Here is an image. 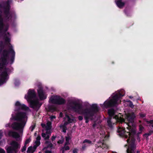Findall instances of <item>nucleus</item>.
<instances>
[{"instance_id": "obj_51", "label": "nucleus", "mask_w": 153, "mask_h": 153, "mask_svg": "<svg viewBox=\"0 0 153 153\" xmlns=\"http://www.w3.org/2000/svg\"><path fill=\"white\" fill-rule=\"evenodd\" d=\"M45 153H52L51 151H49L48 150H46L45 151Z\"/></svg>"}, {"instance_id": "obj_29", "label": "nucleus", "mask_w": 153, "mask_h": 153, "mask_svg": "<svg viewBox=\"0 0 153 153\" xmlns=\"http://www.w3.org/2000/svg\"><path fill=\"white\" fill-rule=\"evenodd\" d=\"M128 102H129V106L132 108H133L134 107V106L133 105L132 102L130 100H129Z\"/></svg>"}, {"instance_id": "obj_60", "label": "nucleus", "mask_w": 153, "mask_h": 153, "mask_svg": "<svg viewBox=\"0 0 153 153\" xmlns=\"http://www.w3.org/2000/svg\"><path fill=\"white\" fill-rule=\"evenodd\" d=\"M48 147H47V146H46L44 147V148L43 149V150H44L45 149H48Z\"/></svg>"}, {"instance_id": "obj_62", "label": "nucleus", "mask_w": 153, "mask_h": 153, "mask_svg": "<svg viewBox=\"0 0 153 153\" xmlns=\"http://www.w3.org/2000/svg\"><path fill=\"white\" fill-rule=\"evenodd\" d=\"M96 124L95 123H94V124H93V127H95L96 126Z\"/></svg>"}, {"instance_id": "obj_28", "label": "nucleus", "mask_w": 153, "mask_h": 153, "mask_svg": "<svg viewBox=\"0 0 153 153\" xmlns=\"http://www.w3.org/2000/svg\"><path fill=\"white\" fill-rule=\"evenodd\" d=\"M83 143H88V144H92V142L90 140H88V139H85L83 141Z\"/></svg>"}, {"instance_id": "obj_54", "label": "nucleus", "mask_w": 153, "mask_h": 153, "mask_svg": "<svg viewBox=\"0 0 153 153\" xmlns=\"http://www.w3.org/2000/svg\"><path fill=\"white\" fill-rule=\"evenodd\" d=\"M10 123H8L7 124L5 125V127H10Z\"/></svg>"}, {"instance_id": "obj_22", "label": "nucleus", "mask_w": 153, "mask_h": 153, "mask_svg": "<svg viewBox=\"0 0 153 153\" xmlns=\"http://www.w3.org/2000/svg\"><path fill=\"white\" fill-rule=\"evenodd\" d=\"M47 126H46V129L48 130L51 128V122H48L47 123Z\"/></svg>"}, {"instance_id": "obj_37", "label": "nucleus", "mask_w": 153, "mask_h": 153, "mask_svg": "<svg viewBox=\"0 0 153 153\" xmlns=\"http://www.w3.org/2000/svg\"><path fill=\"white\" fill-rule=\"evenodd\" d=\"M62 131L64 133H66L67 129V127H62Z\"/></svg>"}, {"instance_id": "obj_23", "label": "nucleus", "mask_w": 153, "mask_h": 153, "mask_svg": "<svg viewBox=\"0 0 153 153\" xmlns=\"http://www.w3.org/2000/svg\"><path fill=\"white\" fill-rule=\"evenodd\" d=\"M65 117L67 118L68 122L69 123H71L73 121V120L68 115L66 114L65 115Z\"/></svg>"}, {"instance_id": "obj_18", "label": "nucleus", "mask_w": 153, "mask_h": 153, "mask_svg": "<svg viewBox=\"0 0 153 153\" xmlns=\"http://www.w3.org/2000/svg\"><path fill=\"white\" fill-rule=\"evenodd\" d=\"M108 113L109 117V118H112L115 115V111L113 108H110L108 110Z\"/></svg>"}, {"instance_id": "obj_50", "label": "nucleus", "mask_w": 153, "mask_h": 153, "mask_svg": "<svg viewBox=\"0 0 153 153\" xmlns=\"http://www.w3.org/2000/svg\"><path fill=\"white\" fill-rule=\"evenodd\" d=\"M50 137V136L49 135H47V136L44 138L45 140H49Z\"/></svg>"}, {"instance_id": "obj_6", "label": "nucleus", "mask_w": 153, "mask_h": 153, "mask_svg": "<svg viewBox=\"0 0 153 153\" xmlns=\"http://www.w3.org/2000/svg\"><path fill=\"white\" fill-rule=\"evenodd\" d=\"M122 93L119 92L113 96L112 99L108 100L105 101L104 103V106L106 108L116 106L118 104V101L120 98L124 96L125 95L124 91L122 90L121 91Z\"/></svg>"}, {"instance_id": "obj_57", "label": "nucleus", "mask_w": 153, "mask_h": 153, "mask_svg": "<svg viewBox=\"0 0 153 153\" xmlns=\"http://www.w3.org/2000/svg\"><path fill=\"white\" fill-rule=\"evenodd\" d=\"M70 144V143L69 142H66H66H65V144H64V145L65 146H67V145H69Z\"/></svg>"}, {"instance_id": "obj_58", "label": "nucleus", "mask_w": 153, "mask_h": 153, "mask_svg": "<svg viewBox=\"0 0 153 153\" xmlns=\"http://www.w3.org/2000/svg\"><path fill=\"white\" fill-rule=\"evenodd\" d=\"M137 140L139 141H140V137H139V135H137Z\"/></svg>"}, {"instance_id": "obj_33", "label": "nucleus", "mask_w": 153, "mask_h": 153, "mask_svg": "<svg viewBox=\"0 0 153 153\" xmlns=\"http://www.w3.org/2000/svg\"><path fill=\"white\" fill-rule=\"evenodd\" d=\"M35 145L37 146H39L40 144V142L39 141L36 140L35 142Z\"/></svg>"}, {"instance_id": "obj_10", "label": "nucleus", "mask_w": 153, "mask_h": 153, "mask_svg": "<svg viewBox=\"0 0 153 153\" xmlns=\"http://www.w3.org/2000/svg\"><path fill=\"white\" fill-rule=\"evenodd\" d=\"M9 68L5 67L4 70L0 74V86L5 83L8 79L7 71Z\"/></svg>"}, {"instance_id": "obj_34", "label": "nucleus", "mask_w": 153, "mask_h": 153, "mask_svg": "<svg viewBox=\"0 0 153 153\" xmlns=\"http://www.w3.org/2000/svg\"><path fill=\"white\" fill-rule=\"evenodd\" d=\"M0 47L1 48V49H2L4 48V45L3 42H1L0 44Z\"/></svg>"}, {"instance_id": "obj_9", "label": "nucleus", "mask_w": 153, "mask_h": 153, "mask_svg": "<svg viewBox=\"0 0 153 153\" xmlns=\"http://www.w3.org/2000/svg\"><path fill=\"white\" fill-rule=\"evenodd\" d=\"M51 101L52 103L58 105H63L66 102V100L64 99L58 95H56L54 98H52Z\"/></svg>"}, {"instance_id": "obj_12", "label": "nucleus", "mask_w": 153, "mask_h": 153, "mask_svg": "<svg viewBox=\"0 0 153 153\" xmlns=\"http://www.w3.org/2000/svg\"><path fill=\"white\" fill-rule=\"evenodd\" d=\"M27 95H25V98L28 101H31L32 100L35 98L36 94L34 90L29 89L27 93Z\"/></svg>"}, {"instance_id": "obj_49", "label": "nucleus", "mask_w": 153, "mask_h": 153, "mask_svg": "<svg viewBox=\"0 0 153 153\" xmlns=\"http://www.w3.org/2000/svg\"><path fill=\"white\" fill-rule=\"evenodd\" d=\"M148 123L153 125V120H151L147 122Z\"/></svg>"}, {"instance_id": "obj_45", "label": "nucleus", "mask_w": 153, "mask_h": 153, "mask_svg": "<svg viewBox=\"0 0 153 153\" xmlns=\"http://www.w3.org/2000/svg\"><path fill=\"white\" fill-rule=\"evenodd\" d=\"M0 153H5V151L2 149L0 148Z\"/></svg>"}, {"instance_id": "obj_30", "label": "nucleus", "mask_w": 153, "mask_h": 153, "mask_svg": "<svg viewBox=\"0 0 153 153\" xmlns=\"http://www.w3.org/2000/svg\"><path fill=\"white\" fill-rule=\"evenodd\" d=\"M47 146L48 148H50L51 149H52L53 146V145L52 143H50L49 144L47 145Z\"/></svg>"}, {"instance_id": "obj_17", "label": "nucleus", "mask_w": 153, "mask_h": 153, "mask_svg": "<svg viewBox=\"0 0 153 153\" xmlns=\"http://www.w3.org/2000/svg\"><path fill=\"white\" fill-rule=\"evenodd\" d=\"M8 135L10 136H11L14 138H18L20 137V135L17 132L10 131L8 132Z\"/></svg>"}, {"instance_id": "obj_47", "label": "nucleus", "mask_w": 153, "mask_h": 153, "mask_svg": "<svg viewBox=\"0 0 153 153\" xmlns=\"http://www.w3.org/2000/svg\"><path fill=\"white\" fill-rule=\"evenodd\" d=\"M3 136V132L1 130H0V140L1 139Z\"/></svg>"}, {"instance_id": "obj_16", "label": "nucleus", "mask_w": 153, "mask_h": 153, "mask_svg": "<svg viewBox=\"0 0 153 153\" xmlns=\"http://www.w3.org/2000/svg\"><path fill=\"white\" fill-rule=\"evenodd\" d=\"M122 0H115L116 4L120 8H122L124 6L126 1L125 2L122 1Z\"/></svg>"}, {"instance_id": "obj_27", "label": "nucleus", "mask_w": 153, "mask_h": 153, "mask_svg": "<svg viewBox=\"0 0 153 153\" xmlns=\"http://www.w3.org/2000/svg\"><path fill=\"white\" fill-rule=\"evenodd\" d=\"M69 123L68 122H65L63 125H61L60 126V128H62V127H67L66 126L68 125Z\"/></svg>"}, {"instance_id": "obj_24", "label": "nucleus", "mask_w": 153, "mask_h": 153, "mask_svg": "<svg viewBox=\"0 0 153 153\" xmlns=\"http://www.w3.org/2000/svg\"><path fill=\"white\" fill-rule=\"evenodd\" d=\"M124 12L127 16H131L130 12L128 11L127 9H126L124 10Z\"/></svg>"}, {"instance_id": "obj_59", "label": "nucleus", "mask_w": 153, "mask_h": 153, "mask_svg": "<svg viewBox=\"0 0 153 153\" xmlns=\"http://www.w3.org/2000/svg\"><path fill=\"white\" fill-rule=\"evenodd\" d=\"M56 118V116H52L51 117V119H55Z\"/></svg>"}, {"instance_id": "obj_31", "label": "nucleus", "mask_w": 153, "mask_h": 153, "mask_svg": "<svg viewBox=\"0 0 153 153\" xmlns=\"http://www.w3.org/2000/svg\"><path fill=\"white\" fill-rule=\"evenodd\" d=\"M30 138H29L28 139H27L26 140L25 142V143L24 145H27L28 143H30Z\"/></svg>"}, {"instance_id": "obj_35", "label": "nucleus", "mask_w": 153, "mask_h": 153, "mask_svg": "<svg viewBox=\"0 0 153 153\" xmlns=\"http://www.w3.org/2000/svg\"><path fill=\"white\" fill-rule=\"evenodd\" d=\"M38 146H37L36 145H35L33 146V151L32 152V153H33L35 151L37 147H38Z\"/></svg>"}, {"instance_id": "obj_7", "label": "nucleus", "mask_w": 153, "mask_h": 153, "mask_svg": "<svg viewBox=\"0 0 153 153\" xmlns=\"http://www.w3.org/2000/svg\"><path fill=\"white\" fill-rule=\"evenodd\" d=\"M136 117V116L134 113L131 112L126 114L125 119H124L121 117H119L117 115H116L113 117V118L115 119L117 122L121 123L123 122L125 123L126 120H127L129 123H133Z\"/></svg>"}, {"instance_id": "obj_11", "label": "nucleus", "mask_w": 153, "mask_h": 153, "mask_svg": "<svg viewBox=\"0 0 153 153\" xmlns=\"http://www.w3.org/2000/svg\"><path fill=\"white\" fill-rule=\"evenodd\" d=\"M2 13V12L0 9V32L4 31L5 33L8 29L9 25L7 24L5 25L4 23L3 19L1 14Z\"/></svg>"}, {"instance_id": "obj_8", "label": "nucleus", "mask_w": 153, "mask_h": 153, "mask_svg": "<svg viewBox=\"0 0 153 153\" xmlns=\"http://www.w3.org/2000/svg\"><path fill=\"white\" fill-rule=\"evenodd\" d=\"M10 144L11 146H9L6 149L7 153H17V149L20 147V145L15 141H12Z\"/></svg>"}, {"instance_id": "obj_25", "label": "nucleus", "mask_w": 153, "mask_h": 153, "mask_svg": "<svg viewBox=\"0 0 153 153\" xmlns=\"http://www.w3.org/2000/svg\"><path fill=\"white\" fill-rule=\"evenodd\" d=\"M100 146H98V147L100 146V147L102 148L103 149L105 148L106 147V145L104 143H100Z\"/></svg>"}, {"instance_id": "obj_63", "label": "nucleus", "mask_w": 153, "mask_h": 153, "mask_svg": "<svg viewBox=\"0 0 153 153\" xmlns=\"http://www.w3.org/2000/svg\"><path fill=\"white\" fill-rule=\"evenodd\" d=\"M7 39V40H8V41H9L10 39Z\"/></svg>"}, {"instance_id": "obj_64", "label": "nucleus", "mask_w": 153, "mask_h": 153, "mask_svg": "<svg viewBox=\"0 0 153 153\" xmlns=\"http://www.w3.org/2000/svg\"><path fill=\"white\" fill-rule=\"evenodd\" d=\"M129 98H131V99L132 98H133V97H132V96H130L129 97Z\"/></svg>"}, {"instance_id": "obj_46", "label": "nucleus", "mask_w": 153, "mask_h": 153, "mask_svg": "<svg viewBox=\"0 0 153 153\" xmlns=\"http://www.w3.org/2000/svg\"><path fill=\"white\" fill-rule=\"evenodd\" d=\"M66 142H69L70 139H71L70 137H66Z\"/></svg>"}, {"instance_id": "obj_53", "label": "nucleus", "mask_w": 153, "mask_h": 153, "mask_svg": "<svg viewBox=\"0 0 153 153\" xmlns=\"http://www.w3.org/2000/svg\"><path fill=\"white\" fill-rule=\"evenodd\" d=\"M73 153H77V149H74L73 151Z\"/></svg>"}, {"instance_id": "obj_5", "label": "nucleus", "mask_w": 153, "mask_h": 153, "mask_svg": "<svg viewBox=\"0 0 153 153\" xmlns=\"http://www.w3.org/2000/svg\"><path fill=\"white\" fill-rule=\"evenodd\" d=\"M0 8H3V13L4 15V20L5 22H7L11 21L12 18L15 19L16 15L14 11H10V6L9 0L7 1L3 5L0 3Z\"/></svg>"}, {"instance_id": "obj_13", "label": "nucleus", "mask_w": 153, "mask_h": 153, "mask_svg": "<svg viewBox=\"0 0 153 153\" xmlns=\"http://www.w3.org/2000/svg\"><path fill=\"white\" fill-rule=\"evenodd\" d=\"M42 105V103L37 100H32L30 101V107L38 110Z\"/></svg>"}, {"instance_id": "obj_3", "label": "nucleus", "mask_w": 153, "mask_h": 153, "mask_svg": "<svg viewBox=\"0 0 153 153\" xmlns=\"http://www.w3.org/2000/svg\"><path fill=\"white\" fill-rule=\"evenodd\" d=\"M27 118L26 113L24 112H18L15 114V115L12 114L10 120L20 122H14L11 125L12 128L22 132L27 121L25 119Z\"/></svg>"}, {"instance_id": "obj_48", "label": "nucleus", "mask_w": 153, "mask_h": 153, "mask_svg": "<svg viewBox=\"0 0 153 153\" xmlns=\"http://www.w3.org/2000/svg\"><path fill=\"white\" fill-rule=\"evenodd\" d=\"M46 136V135L45 133L42 132V136L43 138H45V137Z\"/></svg>"}, {"instance_id": "obj_20", "label": "nucleus", "mask_w": 153, "mask_h": 153, "mask_svg": "<svg viewBox=\"0 0 153 153\" xmlns=\"http://www.w3.org/2000/svg\"><path fill=\"white\" fill-rule=\"evenodd\" d=\"M70 149V147L68 146H65L62 147L61 149V151H62V153H65V151L68 150Z\"/></svg>"}, {"instance_id": "obj_32", "label": "nucleus", "mask_w": 153, "mask_h": 153, "mask_svg": "<svg viewBox=\"0 0 153 153\" xmlns=\"http://www.w3.org/2000/svg\"><path fill=\"white\" fill-rule=\"evenodd\" d=\"M27 146L24 145V146L23 147L22 149H21V152H24L26 149Z\"/></svg>"}, {"instance_id": "obj_21", "label": "nucleus", "mask_w": 153, "mask_h": 153, "mask_svg": "<svg viewBox=\"0 0 153 153\" xmlns=\"http://www.w3.org/2000/svg\"><path fill=\"white\" fill-rule=\"evenodd\" d=\"M111 118H108L107 121L108 126L111 128L113 127L112 123L111 122Z\"/></svg>"}, {"instance_id": "obj_61", "label": "nucleus", "mask_w": 153, "mask_h": 153, "mask_svg": "<svg viewBox=\"0 0 153 153\" xmlns=\"http://www.w3.org/2000/svg\"><path fill=\"white\" fill-rule=\"evenodd\" d=\"M142 131H140V132H139L138 133H137L136 134V135H139V134L142 133Z\"/></svg>"}, {"instance_id": "obj_56", "label": "nucleus", "mask_w": 153, "mask_h": 153, "mask_svg": "<svg viewBox=\"0 0 153 153\" xmlns=\"http://www.w3.org/2000/svg\"><path fill=\"white\" fill-rule=\"evenodd\" d=\"M41 126L43 128H44L45 127H46L45 124L44 123H42L41 124Z\"/></svg>"}, {"instance_id": "obj_55", "label": "nucleus", "mask_w": 153, "mask_h": 153, "mask_svg": "<svg viewBox=\"0 0 153 153\" xmlns=\"http://www.w3.org/2000/svg\"><path fill=\"white\" fill-rule=\"evenodd\" d=\"M50 143H51V141H45V144H47V145L49 144H50Z\"/></svg>"}, {"instance_id": "obj_19", "label": "nucleus", "mask_w": 153, "mask_h": 153, "mask_svg": "<svg viewBox=\"0 0 153 153\" xmlns=\"http://www.w3.org/2000/svg\"><path fill=\"white\" fill-rule=\"evenodd\" d=\"M153 134V130H150L148 133H146L143 135V136L147 139L149 136Z\"/></svg>"}, {"instance_id": "obj_26", "label": "nucleus", "mask_w": 153, "mask_h": 153, "mask_svg": "<svg viewBox=\"0 0 153 153\" xmlns=\"http://www.w3.org/2000/svg\"><path fill=\"white\" fill-rule=\"evenodd\" d=\"M61 139L57 141V143L59 145H61L62 144L64 141V140L63 137H61Z\"/></svg>"}, {"instance_id": "obj_38", "label": "nucleus", "mask_w": 153, "mask_h": 153, "mask_svg": "<svg viewBox=\"0 0 153 153\" xmlns=\"http://www.w3.org/2000/svg\"><path fill=\"white\" fill-rule=\"evenodd\" d=\"M139 131H142L144 129V127L142 126L141 125H140L139 126Z\"/></svg>"}, {"instance_id": "obj_42", "label": "nucleus", "mask_w": 153, "mask_h": 153, "mask_svg": "<svg viewBox=\"0 0 153 153\" xmlns=\"http://www.w3.org/2000/svg\"><path fill=\"white\" fill-rule=\"evenodd\" d=\"M35 126L32 125V126L30 128L31 129V131H33V129L35 128Z\"/></svg>"}, {"instance_id": "obj_41", "label": "nucleus", "mask_w": 153, "mask_h": 153, "mask_svg": "<svg viewBox=\"0 0 153 153\" xmlns=\"http://www.w3.org/2000/svg\"><path fill=\"white\" fill-rule=\"evenodd\" d=\"M15 84L16 85H18L19 84V81L16 80L15 82Z\"/></svg>"}, {"instance_id": "obj_43", "label": "nucleus", "mask_w": 153, "mask_h": 153, "mask_svg": "<svg viewBox=\"0 0 153 153\" xmlns=\"http://www.w3.org/2000/svg\"><path fill=\"white\" fill-rule=\"evenodd\" d=\"M78 119L79 120L81 121L83 120V118L82 116H79L78 117Z\"/></svg>"}, {"instance_id": "obj_14", "label": "nucleus", "mask_w": 153, "mask_h": 153, "mask_svg": "<svg viewBox=\"0 0 153 153\" xmlns=\"http://www.w3.org/2000/svg\"><path fill=\"white\" fill-rule=\"evenodd\" d=\"M38 95L40 100H42L45 99L47 97L45 95L43 88L41 86H39L37 90Z\"/></svg>"}, {"instance_id": "obj_40", "label": "nucleus", "mask_w": 153, "mask_h": 153, "mask_svg": "<svg viewBox=\"0 0 153 153\" xmlns=\"http://www.w3.org/2000/svg\"><path fill=\"white\" fill-rule=\"evenodd\" d=\"M41 139V137L40 135H38L37 137L36 138V140L39 141Z\"/></svg>"}, {"instance_id": "obj_36", "label": "nucleus", "mask_w": 153, "mask_h": 153, "mask_svg": "<svg viewBox=\"0 0 153 153\" xmlns=\"http://www.w3.org/2000/svg\"><path fill=\"white\" fill-rule=\"evenodd\" d=\"M7 34L8 36H7V35L6 34H5L4 36V37L3 38H10L9 37V36H10V34L8 32H7Z\"/></svg>"}, {"instance_id": "obj_15", "label": "nucleus", "mask_w": 153, "mask_h": 153, "mask_svg": "<svg viewBox=\"0 0 153 153\" xmlns=\"http://www.w3.org/2000/svg\"><path fill=\"white\" fill-rule=\"evenodd\" d=\"M15 106L18 107L17 109L15 111H19L20 110H28L29 109L28 107L26 106L24 104H21L19 101H17L15 104Z\"/></svg>"}, {"instance_id": "obj_44", "label": "nucleus", "mask_w": 153, "mask_h": 153, "mask_svg": "<svg viewBox=\"0 0 153 153\" xmlns=\"http://www.w3.org/2000/svg\"><path fill=\"white\" fill-rule=\"evenodd\" d=\"M56 137L55 136H54V135L51 138V140H52V142L55 140V139Z\"/></svg>"}, {"instance_id": "obj_52", "label": "nucleus", "mask_w": 153, "mask_h": 153, "mask_svg": "<svg viewBox=\"0 0 153 153\" xmlns=\"http://www.w3.org/2000/svg\"><path fill=\"white\" fill-rule=\"evenodd\" d=\"M86 144H84L82 146V149L83 150H85L86 148Z\"/></svg>"}, {"instance_id": "obj_39", "label": "nucleus", "mask_w": 153, "mask_h": 153, "mask_svg": "<svg viewBox=\"0 0 153 153\" xmlns=\"http://www.w3.org/2000/svg\"><path fill=\"white\" fill-rule=\"evenodd\" d=\"M140 117L142 118H144L146 117V114L143 113H140Z\"/></svg>"}, {"instance_id": "obj_2", "label": "nucleus", "mask_w": 153, "mask_h": 153, "mask_svg": "<svg viewBox=\"0 0 153 153\" xmlns=\"http://www.w3.org/2000/svg\"><path fill=\"white\" fill-rule=\"evenodd\" d=\"M127 128L128 131H125V128L123 127H119L117 129V132L120 136L124 137L126 138L129 137L127 140L128 143H129L128 148L126 150L127 153H135L136 146L135 145L134 135L136 134V131L135 129L131 126H128Z\"/></svg>"}, {"instance_id": "obj_4", "label": "nucleus", "mask_w": 153, "mask_h": 153, "mask_svg": "<svg viewBox=\"0 0 153 153\" xmlns=\"http://www.w3.org/2000/svg\"><path fill=\"white\" fill-rule=\"evenodd\" d=\"M11 55L10 59V64L14 62L15 52L12 47H10L9 50L4 49L1 54L0 57V70L2 69L3 67L8 64V60L9 58V54Z\"/></svg>"}, {"instance_id": "obj_1", "label": "nucleus", "mask_w": 153, "mask_h": 153, "mask_svg": "<svg viewBox=\"0 0 153 153\" xmlns=\"http://www.w3.org/2000/svg\"><path fill=\"white\" fill-rule=\"evenodd\" d=\"M71 109L79 114L83 115L86 123H88L89 120H93L94 116L99 111V109L97 104H93L89 108L82 109V105L75 101H72L69 103Z\"/></svg>"}]
</instances>
